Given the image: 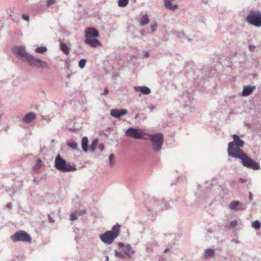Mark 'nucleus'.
Here are the masks:
<instances>
[{
    "label": "nucleus",
    "instance_id": "obj_32",
    "mask_svg": "<svg viewBox=\"0 0 261 261\" xmlns=\"http://www.w3.org/2000/svg\"><path fill=\"white\" fill-rule=\"evenodd\" d=\"M115 256L118 257V258H121V259H124L125 258V256L124 255H123L122 253L117 251V250H115Z\"/></svg>",
    "mask_w": 261,
    "mask_h": 261
},
{
    "label": "nucleus",
    "instance_id": "obj_23",
    "mask_svg": "<svg viewBox=\"0 0 261 261\" xmlns=\"http://www.w3.org/2000/svg\"><path fill=\"white\" fill-rule=\"evenodd\" d=\"M60 49L66 55H69V50L68 46L66 45V44H65L64 43H60Z\"/></svg>",
    "mask_w": 261,
    "mask_h": 261
},
{
    "label": "nucleus",
    "instance_id": "obj_35",
    "mask_svg": "<svg viewBox=\"0 0 261 261\" xmlns=\"http://www.w3.org/2000/svg\"><path fill=\"white\" fill-rule=\"evenodd\" d=\"M148 108L149 109L150 112H152L155 109V106L152 104H149L148 106Z\"/></svg>",
    "mask_w": 261,
    "mask_h": 261
},
{
    "label": "nucleus",
    "instance_id": "obj_37",
    "mask_svg": "<svg viewBox=\"0 0 261 261\" xmlns=\"http://www.w3.org/2000/svg\"><path fill=\"white\" fill-rule=\"evenodd\" d=\"M158 25L156 23H155L154 24H152L151 27L152 33H154L156 31V29L157 28Z\"/></svg>",
    "mask_w": 261,
    "mask_h": 261
},
{
    "label": "nucleus",
    "instance_id": "obj_1",
    "mask_svg": "<svg viewBox=\"0 0 261 261\" xmlns=\"http://www.w3.org/2000/svg\"><path fill=\"white\" fill-rule=\"evenodd\" d=\"M14 51L17 56H19L22 59L25 60L31 66L38 68H46L48 66L46 62L27 53L25 47L23 46H15L14 48Z\"/></svg>",
    "mask_w": 261,
    "mask_h": 261
},
{
    "label": "nucleus",
    "instance_id": "obj_41",
    "mask_svg": "<svg viewBox=\"0 0 261 261\" xmlns=\"http://www.w3.org/2000/svg\"><path fill=\"white\" fill-rule=\"evenodd\" d=\"M104 145L103 144H99L98 146V148L100 150L102 151L104 149Z\"/></svg>",
    "mask_w": 261,
    "mask_h": 261
},
{
    "label": "nucleus",
    "instance_id": "obj_49",
    "mask_svg": "<svg viewBox=\"0 0 261 261\" xmlns=\"http://www.w3.org/2000/svg\"><path fill=\"white\" fill-rule=\"evenodd\" d=\"M258 77V75L257 74H253V77L254 79H257Z\"/></svg>",
    "mask_w": 261,
    "mask_h": 261
},
{
    "label": "nucleus",
    "instance_id": "obj_51",
    "mask_svg": "<svg viewBox=\"0 0 261 261\" xmlns=\"http://www.w3.org/2000/svg\"><path fill=\"white\" fill-rule=\"evenodd\" d=\"M106 261H109V258L108 256H106Z\"/></svg>",
    "mask_w": 261,
    "mask_h": 261
},
{
    "label": "nucleus",
    "instance_id": "obj_10",
    "mask_svg": "<svg viewBox=\"0 0 261 261\" xmlns=\"http://www.w3.org/2000/svg\"><path fill=\"white\" fill-rule=\"evenodd\" d=\"M126 136L136 139H142L143 136L141 132L138 129L130 127L125 131Z\"/></svg>",
    "mask_w": 261,
    "mask_h": 261
},
{
    "label": "nucleus",
    "instance_id": "obj_52",
    "mask_svg": "<svg viewBox=\"0 0 261 261\" xmlns=\"http://www.w3.org/2000/svg\"><path fill=\"white\" fill-rule=\"evenodd\" d=\"M234 242L236 243H239V241H237V240L234 241Z\"/></svg>",
    "mask_w": 261,
    "mask_h": 261
},
{
    "label": "nucleus",
    "instance_id": "obj_9",
    "mask_svg": "<svg viewBox=\"0 0 261 261\" xmlns=\"http://www.w3.org/2000/svg\"><path fill=\"white\" fill-rule=\"evenodd\" d=\"M11 239L13 242H22L31 243L32 238L29 234L24 230H19L11 236Z\"/></svg>",
    "mask_w": 261,
    "mask_h": 261
},
{
    "label": "nucleus",
    "instance_id": "obj_16",
    "mask_svg": "<svg viewBox=\"0 0 261 261\" xmlns=\"http://www.w3.org/2000/svg\"><path fill=\"white\" fill-rule=\"evenodd\" d=\"M85 42L87 44L91 47H96L98 46H101L100 42L94 38H88L85 40Z\"/></svg>",
    "mask_w": 261,
    "mask_h": 261
},
{
    "label": "nucleus",
    "instance_id": "obj_39",
    "mask_svg": "<svg viewBox=\"0 0 261 261\" xmlns=\"http://www.w3.org/2000/svg\"><path fill=\"white\" fill-rule=\"evenodd\" d=\"M22 17L25 20H27V21L29 20L30 17L28 14H23L22 16Z\"/></svg>",
    "mask_w": 261,
    "mask_h": 261
},
{
    "label": "nucleus",
    "instance_id": "obj_6",
    "mask_svg": "<svg viewBox=\"0 0 261 261\" xmlns=\"http://www.w3.org/2000/svg\"><path fill=\"white\" fill-rule=\"evenodd\" d=\"M233 141L228 144L227 153L228 156L231 157L232 153L239 152V150H242L240 148L244 146V142L240 138V137L236 134L232 135Z\"/></svg>",
    "mask_w": 261,
    "mask_h": 261
},
{
    "label": "nucleus",
    "instance_id": "obj_48",
    "mask_svg": "<svg viewBox=\"0 0 261 261\" xmlns=\"http://www.w3.org/2000/svg\"><path fill=\"white\" fill-rule=\"evenodd\" d=\"M169 249L168 248H166L164 250V253H167V252H169Z\"/></svg>",
    "mask_w": 261,
    "mask_h": 261
},
{
    "label": "nucleus",
    "instance_id": "obj_38",
    "mask_svg": "<svg viewBox=\"0 0 261 261\" xmlns=\"http://www.w3.org/2000/svg\"><path fill=\"white\" fill-rule=\"evenodd\" d=\"M75 212H76V213H77L78 216L83 215L85 214H86V211L85 210L77 211H75Z\"/></svg>",
    "mask_w": 261,
    "mask_h": 261
},
{
    "label": "nucleus",
    "instance_id": "obj_4",
    "mask_svg": "<svg viewBox=\"0 0 261 261\" xmlns=\"http://www.w3.org/2000/svg\"><path fill=\"white\" fill-rule=\"evenodd\" d=\"M54 166L56 169L64 173L76 170L75 165H71L67 163L66 160L63 159L59 154L55 158Z\"/></svg>",
    "mask_w": 261,
    "mask_h": 261
},
{
    "label": "nucleus",
    "instance_id": "obj_5",
    "mask_svg": "<svg viewBox=\"0 0 261 261\" xmlns=\"http://www.w3.org/2000/svg\"><path fill=\"white\" fill-rule=\"evenodd\" d=\"M147 207L149 211L160 212L168 207V202L164 199L159 201L152 196L150 198L149 202Z\"/></svg>",
    "mask_w": 261,
    "mask_h": 261
},
{
    "label": "nucleus",
    "instance_id": "obj_17",
    "mask_svg": "<svg viewBox=\"0 0 261 261\" xmlns=\"http://www.w3.org/2000/svg\"><path fill=\"white\" fill-rule=\"evenodd\" d=\"M255 89L254 86H245L244 87L242 95L243 96H248L251 94Z\"/></svg>",
    "mask_w": 261,
    "mask_h": 261
},
{
    "label": "nucleus",
    "instance_id": "obj_20",
    "mask_svg": "<svg viewBox=\"0 0 261 261\" xmlns=\"http://www.w3.org/2000/svg\"><path fill=\"white\" fill-rule=\"evenodd\" d=\"M88 137L86 136L83 137L82 139V147L83 150L85 152H87L88 150Z\"/></svg>",
    "mask_w": 261,
    "mask_h": 261
},
{
    "label": "nucleus",
    "instance_id": "obj_14",
    "mask_svg": "<svg viewBox=\"0 0 261 261\" xmlns=\"http://www.w3.org/2000/svg\"><path fill=\"white\" fill-rule=\"evenodd\" d=\"M229 208L233 211H241L245 208L244 205L238 201H233L229 205Z\"/></svg>",
    "mask_w": 261,
    "mask_h": 261
},
{
    "label": "nucleus",
    "instance_id": "obj_26",
    "mask_svg": "<svg viewBox=\"0 0 261 261\" xmlns=\"http://www.w3.org/2000/svg\"><path fill=\"white\" fill-rule=\"evenodd\" d=\"M251 226L255 230H258L261 227V223L258 220H255L252 223Z\"/></svg>",
    "mask_w": 261,
    "mask_h": 261
},
{
    "label": "nucleus",
    "instance_id": "obj_21",
    "mask_svg": "<svg viewBox=\"0 0 261 261\" xmlns=\"http://www.w3.org/2000/svg\"><path fill=\"white\" fill-rule=\"evenodd\" d=\"M215 254V250L213 249L208 248L206 249L204 251V256L206 258H211Z\"/></svg>",
    "mask_w": 261,
    "mask_h": 261
},
{
    "label": "nucleus",
    "instance_id": "obj_13",
    "mask_svg": "<svg viewBox=\"0 0 261 261\" xmlns=\"http://www.w3.org/2000/svg\"><path fill=\"white\" fill-rule=\"evenodd\" d=\"M99 36L98 31L94 29L91 28H88L85 31V37L88 38H95Z\"/></svg>",
    "mask_w": 261,
    "mask_h": 261
},
{
    "label": "nucleus",
    "instance_id": "obj_47",
    "mask_svg": "<svg viewBox=\"0 0 261 261\" xmlns=\"http://www.w3.org/2000/svg\"><path fill=\"white\" fill-rule=\"evenodd\" d=\"M12 207V204L10 203H8L7 205H6V207L8 208H11Z\"/></svg>",
    "mask_w": 261,
    "mask_h": 261
},
{
    "label": "nucleus",
    "instance_id": "obj_8",
    "mask_svg": "<svg viewBox=\"0 0 261 261\" xmlns=\"http://www.w3.org/2000/svg\"><path fill=\"white\" fill-rule=\"evenodd\" d=\"M149 139L152 142V147L154 152L160 151L163 144V135L161 133L150 135Z\"/></svg>",
    "mask_w": 261,
    "mask_h": 261
},
{
    "label": "nucleus",
    "instance_id": "obj_19",
    "mask_svg": "<svg viewBox=\"0 0 261 261\" xmlns=\"http://www.w3.org/2000/svg\"><path fill=\"white\" fill-rule=\"evenodd\" d=\"M135 89L136 91H139L145 95H148L151 93L150 89L146 86L136 87Z\"/></svg>",
    "mask_w": 261,
    "mask_h": 261
},
{
    "label": "nucleus",
    "instance_id": "obj_12",
    "mask_svg": "<svg viewBox=\"0 0 261 261\" xmlns=\"http://www.w3.org/2000/svg\"><path fill=\"white\" fill-rule=\"evenodd\" d=\"M128 111L126 109H112L110 111V115L114 118H119L121 116L126 115Z\"/></svg>",
    "mask_w": 261,
    "mask_h": 261
},
{
    "label": "nucleus",
    "instance_id": "obj_50",
    "mask_svg": "<svg viewBox=\"0 0 261 261\" xmlns=\"http://www.w3.org/2000/svg\"><path fill=\"white\" fill-rule=\"evenodd\" d=\"M71 74H69L67 75V78L69 79L70 78L71 76Z\"/></svg>",
    "mask_w": 261,
    "mask_h": 261
},
{
    "label": "nucleus",
    "instance_id": "obj_45",
    "mask_svg": "<svg viewBox=\"0 0 261 261\" xmlns=\"http://www.w3.org/2000/svg\"><path fill=\"white\" fill-rule=\"evenodd\" d=\"M239 180L242 182V183H244V182H246L247 181V180L245 178H239Z\"/></svg>",
    "mask_w": 261,
    "mask_h": 261
},
{
    "label": "nucleus",
    "instance_id": "obj_33",
    "mask_svg": "<svg viewBox=\"0 0 261 261\" xmlns=\"http://www.w3.org/2000/svg\"><path fill=\"white\" fill-rule=\"evenodd\" d=\"M77 213L74 212L70 214V219L71 221H74L77 219Z\"/></svg>",
    "mask_w": 261,
    "mask_h": 261
},
{
    "label": "nucleus",
    "instance_id": "obj_7",
    "mask_svg": "<svg viewBox=\"0 0 261 261\" xmlns=\"http://www.w3.org/2000/svg\"><path fill=\"white\" fill-rule=\"evenodd\" d=\"M246 21L256 28L261 27V12L258 10H251L246 18Z\"/></svg>",
    "mask_w": 261,
    "mask_h": 261
},
{
    "label": "nucleus",
    "instance_id": "obj_25",
    "mask_svg": "<svg viewBox=\"0 0 261 261\" xmlns=\"http://www.w3.org/2000/svg\"><path fill=\"white\" fill-rule=\"evenodd\" d=\"M149 18L146 15H144L141 18L140 20V23L142 25H146L149 22Z\"/></svg>",
    "mask_w": 261,
    "mask_h": 261
},
{
    "label": "nucleus",
    "instance_id": "obj_43",
    "mask_svg": "<svg viewBox=\"0 0 261 261\" xmlns=\"http://www.w3.org/2000/svg\"><path fill=\"white\" fill-rule=\"evenodd\" d=\"M48 219H49V222H50V223L55 222L54 219L50 215H48Z\"/></svg>",
    "mask_w": 261,
    "mask_h": 261
},
{
    "label": "nucleus",
    "instance_id": "obj_27",
    "mask_svg": "<svg viewBox=\"0 0 261 261\" xmlns=\"http://www.w3.org/2000/svg\"><path fill=\"white\" fill-rule=\"evenodd\" d=\"M46 50L47 48L45 46L38 47L35 49L36 53L42 54L46 51Z\"/></svg>",
    "mask_w": 261,
    "mask_h": 261
},
{
    "label": "nucleus",
    "instance_id": "obj_40",
    "mask_svg": "<svg viewBox=\"0 0 261 261\" xmlns=\"http://www.w3.org/2000/svg\"><path fill=\"white\" fill-rule=\"evenodd\" d=\"M184 36V33L181 32H178L177 33V37H178V38H182Z\"/></svg>",
    "mask_w": 261,
    "mask_h": 261
},
{
    "label": "nucleus",
    "instance_id": "obj_30",
    "mask_svg": "<svg viewBox=\"0 0 261 261\" xmlns=\"http://www.w3.org/2000/svg\"><path fill=\"white\" fill-rule=\"evenodd\" d=\"M42 166V161L40 159H38L37 160L36 163L34 167V169L35 170H37L39 169Z\"/></svg>",
    "mask_w": 261,
    "mask_h": 261
},
{
    "label": "nucleus",
    "instance_id": "obj_15",
    "mask_svg": "<svg viewBox=\"0 0 261 261\" xmlns=\"http://www.w3.org/2000/svg\"><path fill=\"white\" fill-rule=\"evenodd\" d=\"M37 115L34 112H29L27 113L22 118V121L25 123H30L36 119Z\"/></svg>",
    "mask_w": 261,
    "mask_h": 261
},
{
    "label": "nucleus",
    "instance_id": "obj_44",
    "mask_svg": "<svg viewBox=\"0 0 261 261\" xmlns=\"http://www.w3.org/2000/svg\"><path fill=\"white\" fill-rule=\"evenodd\" d=\"M249 199L250 201H251L253 199V195L251 192H250L249 194Z\"/></svg>",
    "mask_w": 261,
    "mask_h": 261
},
{
    "label": "nucleus",
    "instance_id": "obj_2",
    "mask_svg": "<svg viewBox=\"0 0 261 261\" xmlns=\"http://www.w3.org/2000/svg\"><path fill=\"white\" fill-rule=\"evenodd\" d=\"M231 157L241 160V162L243 166L257 170L260 169L259 164L249 157L246 153H244L243 150H239V152L232 153Z\"/></svg>",
    "mask_w": 261,
    "mask_h": 261
},
{
    "label": "nucleus",
    "instance_id": "obj_3",
    "mask_svg": "<svg viewBox=\"0 0 261 261\" xmlns=\"http://www.w3.org/2000/svg\"><path fill=\"white\" fill-rule=\"evenodd\" d=\"M120 225H114L111 230H109L99 236V239L105 244L110 245L118 237L120 232Z\"/></svg>",
    "mask_w": 261,
    "mask_h": 261
},
{
    "label": "nucleus",
    "instance_id": "obj_42",
    "mask_svg": "<svg viewBox=\"0 0 261 261\" xmlns=\"http://www.w3.org/2000/svg\"><path fill=\"white\" fill-rule=\"evenodd\" d=\"M109 93V90L108 89V88H105V90H104V92L102 93V95H108Z\"/></svg>",
    "mask_w": 261,
    "mask_h": 261
},
{
    "label": "nucleus",
    "instance_id": "obj_11",
    "mask_svg": "<svg viewBox=\"0 0 261 261\" xmlns=\"http://www.w3.org/2000/svg\"><path fill=\"white\" fill-rule=\"evenodd\" d=\"M118 246L119 247L123 248L124 252L129 258H130L135 252L129 244L125 245L123 243H118Z\"/></svg>",
    "mask_w": 261,
    "mask_h": 261
},
{
    "label": "nucleus",
    "instance_id": "obj_36",
    "mask_svg": "<svg viewBox=\"0 0 261 261\" xmlns=\"http://www.w3.org/2000/svg\"><path fill=\"white\" fill-rule=\"evenodd\" d=\"M230 225L231 226L234 227L237 226L238 222L237 221L233 220L230 222Z\"/></svg>",
    "mask_w": 261,
    "mask_h": 261
},
{
    "label": "nucleus",
    "instance_id": "obj_24",
    "mask_svg": "<svg viewBox=\"0 0 261 261\" xmlns=\"http://www.w3.org/2000/svg\"><path fill=\"white\" fill-rule=\"evenodd\" d=\"M67 145L73 149H76L78 146L77 144L71 140L67 142Z\"/></svg>",
    "mask_w": 261,
    "mask_h": 261
},
{
    "label": "nucleus",
    "instance_id": "obj_31",
    "mask_svg": "<svg viewBox=\"0 0 261 261\" xmlns=\"http://www.w3.org/2000/svg\"><path fill=\"white\" fill-rule=\"evenodd\" d=\"M86 63V60L85 59H81L79 62V66L80 68L83 69L85 67Z\"/></svg>",
    "mask_w": 261,
    "mask_h": 261
},
{
    "label": "nucleus",
    "instance_id": "obj_28",
    "mask_svg": "<svg viewBox=\"0 0 261 261\" xmlns=\"http://www.w3.org/2000/svg\"><path fill=\"white\" fill-rule=\"evenodd\" d=\"M109 165L111 167L113 166V165L115 164V160L114 159V154L113 153H111L109 155Z\"/></svg>",
    "mask_w": 261,
    "mask_h": 261
},
{
    "label": "nucleus",
    "instance_id": "obj_18",
    "mask_svg": "<svg viewBox=\"0 0 261 261\" xmlns=\"http://www.w3.org/2000/svg\"><path fill=\"white\" fill-rule=\"evenodd\" d=\"M164 3L166 8L169 10H175L178 7L177 4L172 5L170 0H164Z\"/></svg>",
    "mask_w": 261,
    "mask_h": 261
},
{
    "label": "nucleus",
    "instance_id": "obj_46",
    "mask_svg": "<svg viewBox=\"0 0 261 261\" xmlns=\"http://www.w3.org/2000/svg\"><path fill=\"white\" fill-rule=\"evenodd\" d=\"M144 56L145 57H148L149 56V54L148 51H145L143 53Z\"/></svg>",
    "mask_w": 261,
    "mask_h": 261
},
{
    "label": "nucleus",
    "instance_id": "obj_29",
    "mask_svg": "<svg viewBox=\"0 0 261 261\" xmlns=\"http://www.w3.org/2000/svg\"><path fill=\"white\" fill-rule=\"evenodd\" d=\"M128 4V0H119L118 6L120 7H124Z\"/></svg>",
    "mask_w": 261,
    "mask_h": 261
},
{
    "label": "nucleus",
    "instance_id": "obj_22",
    "mask_svg": "<svg viewBox=\"0 0 261 261\" xmlns=\"http://www.w3.org/2000/svg\"><path fill=\"white\" fill-rule=\"evenodd\" d=\"M98 140L97 139H95L93 140L91 145L90 146V150L91 152H94L97 146H98Z\"/></svg>",
    "mask_w": 261,
    "mask_h": 261
},
{
    "label": "nucleus",
    "instance_id": "obj_34",
    "mask_svg": "<svg viewBox=\"0 0 261 261\" xmlns=\"http://www.w3.org/2000/svg\"><path fill=\"white\" fill-rule=\"evenodd\" d=\"M56 2V0H47V6L49 7L54 4H55Z\"/></svg>",
    "mask_w": 261,
    "mask_h": 261
}]
</instances>
